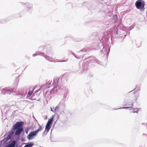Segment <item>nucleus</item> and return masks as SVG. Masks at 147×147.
Segmentation results:
<instances>
[{
    "mask_svg": "<svg viewBox=\"0 0 147 147\" xmlns=\"http://www.w3.org/2000/svg\"><path fill=\"white\" fill-rule=\"evenodd\" d=\"M36 55H40L43 56L47 60L51 62H66L68 60V59H67L65 60L57 61L56 60L52 57H51L47 55H45V54L43 53L38 52V51H36L35 53L32 55V56L33 57H34Z\"/></svg>",
    "mask_w": 147,
    "mask_h": 147,
    "instance_id": "obj_1",
    "label": "nucleus"
},
{
    "mask_svg": "<svg viewBox=\"0 0 147 147\" xmlns=\"http://www.w3.org/2000/svg\"><path fill=\"white\" fill-rule=\"evenodd\" d=\"M17 123H18V124L20 125L16 129L15 134L16 136H19L22 132L24 131V128L22 126L24 123L22 121L18 122Z\"/></svg>",
    "mask_w": 147,
    "mask_h": 147,
    "instance_id": "obj_2",
    "label": "nucleus"
},
{
    "mask_svg": "<svg viewBox=\"0 0 147 147\" xmlns=\"http://www.w3.org/2000/svg\"><path fill=\"white\" fill-rule=\"evenodd\" d=\"M13 90L14 89L9 87L6 88L1 91V93L3 94L15 95V93L13 91Z\"/></svg>",
    "mask_w": 147,
    "mask_h": 147,
    "instance_id": "obj_3",
    "label": "nucleus"
},
{
    "mask_svg": "<svg viewBox=\"0 0 147 147\" xmlns=\"http://www.w3.org/2000/svg\"><path fill=\"white\" fill-rule=\"evenodd\" d=\"M145 5V2L142 0H138L135 3V6L138 9H142Z\"/></svg>",
    "mask_w": 147,
    "mask_h": 147,
    "instance_id": "obj_4",
    "label": "nucleus"
},
{
    "mask_svg": "<svg viewBox=\"0 0 147 147\" xmlns=\"http://www.w3.org/2000/svg\"><path fill=\"white\" fill-rule=\"evenodd\" d=\"M59 78L57 77L55 79H53V84H55L56 87H54L51 90L50 92V93L52 94H55V92H57V86L58 85V82L59 80Z\"/></svg>",
    "mask_w": 147,
    "mask_h": 147,
    "instance_id": "obj_5",
    "label": "nucleus"
},
{
    "mask_svg": "<svg viewBox=\"0 0 147 147\" xmlns=\"http://www.w3.org/2000/svg\"><path fill=\"white\" fill-rule=\"evenodd\" d=\"M37 133L36 131H32L27 136V138L29 140H31L34 138V137H36L37 135Z\"/></svg>",
    "mask_w": 147,
    "mask_h": 147,
    "instance_id": "obj_6",
    "label": "nucleus"
},
{
    "mask_svg": "<svg viewBox=\"0 0 147 147\" xmlns=\"http://www.w3.org/2000/svg\"><path fill=\"white\" fill-rule=\"evenodd\" d=\"M134 105V102H131V104H130L129 103H127L124 105L125 106H128V107H123L121 108H119L118 109H128L129 108V109H133L132 107V106H133Z\"/></svg>",
    "mask_w": 147,
    "mask_h": 147,
    "instance_id": "obj_7",
    "label": "nucleus"
},
{
    "mask_svg": "<svg viewBox=\"0 0 147 147\" xmlns=\"http://www.w3.org/2000/svg\"><path fill=\"white\" fill-rule=\"evenodd\" d=\"M65 89V90L64 92V94L63 96V100L65 101L66 100V97L68 93H69V91L68 88H66L65 87H64L63 88V89Z\"/></svg>",
    "mask_w": 147,
    "mask_h": 147,
    "instance_id": "obj_8",
    "label": "nucleus"
},
{
    "mask_svg": "<svg viewBox=\"0 0 147 147\" xmlns=\"http://www.w3.org/2000/svg\"><path fill=\"white\" fill-rule=\"evenodd\" d=\"M18 124L19 123H16L13 125V127L12 128V129L11 131V132L13 134H14V133H15V130L17 128V127L20 126V125H19Z\"/></svg>",
    "mask_w": 147,
    "mask_h": 147,
    "instance_id": "obj_9",
    "label": "nucleus"
},
{
    "mask_svg": "<svg viewBox=\"0 0 147 147\" xmlns=\"http://www.w3.org/2000/svg\"><path fill=\"white\" fill-rule=\"evenodd\" d=\"M20 4L22 5H26L27 6V8L29 9H31L32 8V5L31 3H24L23 2H21Z\"/></svg>",
    "mask_w": 147,
    "mask_h": 147,
    "instance_id": "obj_10",
    "label": "nucleus"
},
{
    "mask_svg": "<svg viewBox=\"0 0 147 147\" xmlns=\"http://www.w3.org/2000/svg\"><path fill=\"white\" fill-rule=\"evenodd\" d=\"M88 59H89V60H90L92 62L94 63L96 62L97 63H98L99 62V61L97 59L93 56H90L88 57Z\"/></svg>",
    "mask_w": 147,
    "mask_h": 147,
    "instance_id": "obj_11",
    "label": "nucleus"
},
{
    "mask_svg": "<svg viewBox=\"0 0 147 147\" xmlns=\"http://www.w3.org/2000/svg\"><path fill=\"white\" fill-rule=\"evenodd\" d=\"M88 62H85V63H83L82 66L83 70H87L88 69Z\"/></svg>",
    "mask_w": 147,
    "mask_h": 147,
    "instance_id": "obj_12",
    "label": "nucleus"
},
{
    "mask_svg": "<svg viewBox=\"0 0 147 147\" xmlns=\"http://www.w3.org/2000/svg\"><path fill=\"white\" fill-rule=\"evenodd\" d=\"M65 101L63 100L61 101L58 104L60 107L63 108L65 107Z\"/></svg>",
    "mask_w": 147,
    "mask_h": 147,
    "instance_id": "obj_13",
    "label": "nucleus"
},
{
    "mask_svg": "<svg viewBox=\"0 0 147 147\" xmlns=\"http://www.w3.org/2000/svg\"><path fill=\"white\" fill-rule=\"evenodd\" d=\"M101 46L100 47V49H102L100 51L101 53L103 54L104 53H105V54L106 49L104 48V44L103 43H101Z\"/></svg>",
    "mask_w": 147,
    "mask_h": 147,
    "instance_id": "obj_14",
    "label": "nucleus"
},
{
    "mask_svg": "<svg viewBox=\"0 0 147 147\" xmlns=\"http://www.w3.org/2000/svg\"><path fill=\"white\" fill-rule=\"evenodd\" d=\"M60 107L59 106V105H58L55 107H53V110H52V108L51 107V111L52 112H55L59 110Z\"/></svg>",
    "mask_w": 147,
    "mask_h": 147,
    "instance_id": "obj_15",
    "label": "nucleus"
},
{
    "mask_svg": "<svg viewBox=\"0 0 147 147\" xmlns=\"http://www.w3.org/2000/svg\"><path fill=\"white\" fill-rule=\"evenodd\" d=\"M54 119V117L53 116H52L51 117L50 119L48 120V122L47 123V124L50 125L51 126L52 124V122Z\"/></svg>",
    "mask_w": 147,
    "mask_h": 147,
    "instance_id": "obj_16",
    "label": "nucleus"
},
{
    "mask_svg": "<svg viewBox=\"0 0 147 147\" xmlns=\"http://www.w3.org/2000/svg\"><path fill=\"white\" fill-rule=\"evenodd\" d=\"M33 142H30L26 144V145L24 147H32L34 145Z\"/></svg>",
    "mask_w": 147,
    "mask_h": 147,
    "instance_id": "obj_17",
    "label": "nucleus"
},
{
    "mask_svg": "<svg viewBox=\"0 0 147 147\" xmlns=\"http://www.w3.org/2000/svg\"><path fill=\"white\" fill-rule=\"evenodd\" d=\"M16 143V141L15 140H13V141L12 143L9 144L8 145H9L11 147H14Z\"/></svg>",
    "mask_w": 147,
    "mask_h": 147,
    "instance_id": "obj_18",
    "label": "nucleus"
},
{
    "mask_svg": "<svg viewBox=\"0 0 147 147\" xmlns=\"http://www.w3.org/2000/svg\"><path fill=\"white\" fill-rule=\"evenodd\" d=\"M51 127V125L47 124L45 130L47 131H49Z\"/></svg>",
    "mask_w": 147,
    "mask_h": 147,
    "instance_id": "obj_19",
    "label": "nucleus"
},
{
    "mask_svg": "<svg viewBox=\"0 0 147 147\" xmlns=\"http://www.w3.org/2000/svg\"><path fill=\"white\" fill-rule=\"evenodd\" d=\"M18 94L19 95L21 96L20 97H21V98L24 97L25 95V93H23L22 90L21 92V91L19 92Z\"/></svg>",
    "mask_w": 147,
    "mask_h": 147,
    "instance_id": "obj_20",
    "label": "nucleus"
},
{
    "mask_svg": "<svg viewBox=\"0 0 147 147\" xmlns=\"http://www.w3.org/2000/svg\"><path fill=\"white\" fill-rule=\"evenodd\" d=\"M42 129V126L39 125V127L38 128L35 130L37 132V133L38 134V132L41 130Z\"/></svg>",
    "mask_w": 147,
    "mask_h": 147,
    "instance_id": "obj_21",
    "label": "nucleus"
},
{
    "mask_svg": "<svg viewBox=\"0 0 147 147\" xmlns=\"http://www.w3.org/2000/svg\"><path fill=\"white\" fill-rule=\"evenodd\" d=\"M48 132L49 131H46L45 130V131L43 132L42 134V136H46Z\"/></svg>",
    "mask_w": 147,
    "mask_h": 147,
    "instance_id": "obj_22",
    "label": "nucleus"
},
{
    "mask_svg": "<svg viewBox=\"0 0 147 147\" xmlns=\"http://www.w3.org/2000/svg\"><path fill=\"white\" fill-rule=\"evenodd\" d=\"M133 109V112L134 113H138V108L135 109L134 108Z\"/></svg>",
    "mask_w": 147,
    "mask_h": 147,
    "instance_id": "obj_23",
    "label": "nucleus"
},
{
    "mask_svg": "<svg viewBox=\"0 0 147 147\" xmlns=\"http://www.w3.org/2000/svg\"><path fill=\"white\" fill-rule=\"evenodd\" d=\"M113 18L115 20H116L117 18V15L116 14L114 15Z\"/></svg>",
    "mask_w": 147,
    "mask_h": 147,
    "instance_id": "obj_24",
    "label": "nucleus"
},
{
    "mask_svg": "<svg viewBox=\"0 0 147 147\" xmlns=\"http://www.w3.org/2000/svg\"><path fill=\"white\" fill-rule=\"evenodd\" d=\"M33 93V91H29L28 92V94L29 95V96H30Z\"/></svg>",
    "mask_w": 147,
    "mask_h": 147,
    "instance_id": "obj_25",
    "label": "nucleus"
},
{
    "mask_svg": "<svg viewBox=\"0 0 147 147\" xmlns=\"http://www.w3.org/2000/svg\"><path fill=\"white\" fill-rule=\"evenodd\" d=\"M47 53L50 55H52L53 54V53L51 51H47Z\"/></svg>",
    "mask_w": 147,
    "mask_h": 147,
    "instance_id": "obj_26",
    "label": "nucleus"
},
{
    "mask_svg": "<svg viewBox=\"0 0 147 147\" xmlns=\"http://www.w3.org/2000/svg\"><path fill=\"white\" fill-rule=\"evenodd\" d=\"M16 142L18 141V140H19V136H16Z\"/></svg>",
    "mask_w": 147,
    "mask_h": 147,
    "instance_id": "obj_27",
    "label": "nucleus"
},
{
    "mask_svg": "<svg viewBox=\"0 0 147 147\" xmlns=\"http://www.w3.org/2000/svg\"><path fill=\"white\" fill-rule=\"evenodd\" d=\"M13 134L12 133L10 132V133H9V134L8 135V136L11 137V136H13Z\"/></svg>",
    "mask_w": 147,
    "mask_h": 147,
    "instance_id": "obj_28",
    "label": "nucleus"
},
{
    "mask_svg": "<svg viewBox=\"0 0 147 147\" xmlns=\"http://www.w3.org/2000/svg\"><path fill=\"white\" fill-rule=\"evenodd\" d=\"M11 137L9 136H8H8L6 137V140H9L10 138Z\"/></svg>",
    "mask_w": 147,
    "mask_h": 147,
    "instance_id": "obj_29",
    "label": "nucleus"
},
{
    "mask_svg": "<svg viewBox=\"0 0 147 147\" xmlns=\"http://www.w3.org/2000/svg\"><path fill=\"white\" fill-rule=\"evenodd\" d=\"M76 58H77V59H80L81 58V57L80 56H79V57H77L76 55V54H75V56H74Z\"/></svg>",
    "mask_w": 147,
    "mask_h": 147,
    "instance_id": "obj_30",
    "label": "nucleus"
},
{
    "mask_svg": "<svg viewBox=\"0 0 147 147\" xmlns=\"http://www.w3.org/2000/svg\"><path fill=\"white\" fill-rule=\"evenodd\" d=\"M25 132H26V134H28V131H29L28 129H25Z\"/></svg>",
    "mask_w": 147,
    "mask_h": 147,
    "instance_id": "obj_31",
    "label": "nucleus"
},
{
    "mask_svg": "<svg viewBox=\"0 0 147 147\" xmlns=\"http://www.w3.org/2000/svg\"><path fill=\"white\" fill-rule=\"evenodd\" d=\"M85 51V50L84 49H82V50H80V51H79V52H82V51Z\"/></svg>",
    "mask_w": 147,
    "mask_h": 147,
    "instance_id": "obj_32",
    "label": "nucleus"
},
{
    "mask_svg": "<svg viewBox=\"0 0 147 147\" xmlns=\"http://www.w3.org/2000/svg\"><path fill=\"white\" fill-rule=\"evenodd\" d=\"M71 54L72 55H73L74 56H75V54L74 53V52H71Z\"/></svg>",
    "mask_w": 147,
    "mask_h": 147,
    "instance_id": "obj_33",
    "label": "nucleus"
},
{
    "mask_svg": "<svg viewBox=\"0 0 147 147\" xmlns=\"http://www.w3.org/2000/svg\"><path fill=\"white\" fill-rule=\"evenodd\" d=\"M78 67H79L78 69L77 70V71L79 70L80 69V66H79Z\"/></svg>",
    "mask_w": 147,
    "mask_h": 147,
    "instance_id": "obj_34",
    "label": "nucleus"
},
{
    "mask_svg": "<svg viewBox=\"0 0 147 147\" xmlns=\"http://www.w3.org/2000/svg\"><path fill=\"white\" fill-rule=\"evenodd\" d=\"M0 23H5V22H0Z\"/></svg>",
    "mask_w": 147,
    "mask_h": 147,
    "instance_id": "obj_35",
    "label": "nucleus"
},
{
    "mask_svg": "<svg viewBox=\"0 0 147 147\" xmlns=\"http://www.w3.org/2000/svg\"><path fill=\"white\" fill-rule=\"evenodd\" d=\"M57 116L58 117V118H59V116L58 115H57Z\"/></svg>",
    "mask_w": 147,
    "mask_h": 147,
    "instance_id": "obj_36",
    "label": "nucleus"
},
{
    "mask_svg": "<svg viewBox=\"0 0 147 147\" xmlns=\"http://www.w3.org/2000/svg\"><path fill=\"white\" fill-rule=\"evenodd\" d=\"M16 147H18L17 144H16Z\"/></svg>",
    "mask_w": 147,
    "mask_h": 147,
    "instance_id": "obj_37",
    "label": "nucleus"
},
{
    "mask_svg": "<svg viewBox=\"0 0 147 147\" xmlns=\"http://www.w3.org/2000/svg\"><path fill=\"white\" fill-rule=\"evenodd\" d=\"M146 13V17L147 18V11Z\"/></svg>",
    "mask_w": 147,
    "mask_h": 147,
    "instance_id": "obj_38",
    "label": "nucleus"
},
{
    "mask_svg": "<svg viewBox=\"0 0 147 147\" xmlns=\"http://www.w3.org/2000/svg\"><path fill=\"white\" fill-rule=\"evenodd\" d=\"M40 47H42V46H41V47H40Z\"/></svg>",
    "mask_w": 147,
    "mask_h": 147,
    "instance_id": "obj_39",
    "label": "nucleus"
},
{
    "mask_svg": "<svg viewBox=\"0 0 147 147\" xmlns=\"http://www.w3.org/2000/svg\"><path fill=\"white\" fill-rule=\"evenodd\" d=\"M126 34H125L124 35V36H126Z\"/></svg>",
    "mask_w": 147,
    "mask_h": 147,
    "instance_id": "obj_40",
    "label": "nucleus"
},
{
    "mask_svg": "<svg viewBox=\"0 0 147 147\" xmlns=\"http://www.w3.org/2000/svg\"><path fill=\"white\" fill-rule=\"evenodd\" d=\"M52 110H53V107H52Z\"/></svg>",
    "mask_w": 147,
    "mask_h": 147,
    "instance_id": "obj_41",
    "label": "nucleus"
},
{
    "mask_svg": "<svg viewBox=\"0 0 147 147\" xmlns=\"http://www.w3.org/2000/svg\"><path fill=\"white\" fill-rule=\"evenodd\" d=\"M129 33H130V32H129V33H128V34H129Z\"/></svg>",
    "mask_w": 147,
    "mask_h": 147,
    "instance_id": "obj_42",
    "label": "nucleus"
},
{
    "mask_svg": "<svg viewBox=\"0 0 147 147\" xmlns=\"http://www.w3.org/2000/svg\"><path fill=\"white\" fill-rule=\"evenodd\" d=\"M84 56H83V57H82V58Z\"/></svg>",
    "mask_w": 147,
    "mask_h": 147,
    "instance_id": "obj_43",
    "label": "nucleus"
},
{
    "mask_svg": "<svg viewBox=\"0 0 147 147\" xmlns=\"http://www.w3.org/2000/svg\"><path fill=\"white\" fill-rule=\"evenodd\" d=\"M40 147H41L40 146Z\"/></svg>",
    "mask_w": 147,
    "mask_h": 147,
    "instance_id": "obj_44",
    "label": "nucleus"
}]
</instances>
